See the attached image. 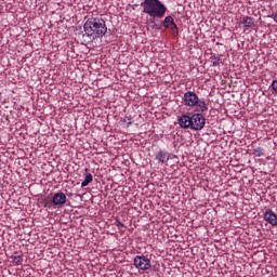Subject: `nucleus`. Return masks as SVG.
Masks as SVG:
<instances>
[{
    "instance_id": "obj_1",
    "label": "nucleus",
    "mask_w": 277,
    "mask_h": 277,
    "mask_svg": "<svg viewBox=\"0 0 277 277\" xmlns=\"http://www.w3.org/2000/svg\"><path fill=\"white\" fill-rule=\"evenodd\" d=\"M83 29L90 40H97L107 34V24L101 17H91L84 23Z\"/></svg>"
},
{
    "instance_id": "obj_2",
    "label": "nucleus",
    "mask_w": 277,
    "mask_h": 277,
    "mask_svg": "<svg viewBox=\"0 0 277 277\" xmlns=\"http://www.w3.org/2000/svg\"><path fill=\"white\" fill-rule=\"evenodd\" d=\"M141 8H143V14H147L150 18H163L168 12V6L160 0H144Z\"/></svg>"
},
{
    "instance_id": "obj_3",
    "label": "nucleus",
    "mask_w": 277,
    "mask_h": 277,
    "mask_svg": "<svg viewBox=\"0 0 277 277\" xmlns=\"http://www.w3.org/2000/svg\"><path fill=\"white\" fill-rule=\"evenodd\" d=\"M182 101L185 107H194L195 111L198 114H205L206 111H209V105L205 98H200L194 91L184 93Z\"/></svg>"
},
{
    "instance_id": "obj_4",
    "label": "nucleus",
    "mask_w": 277,
    "mask_h": 277,
    "mask_svg": "<svg viewBox=\"0 0 277 277\" xmlns=\"http://www.w3.org/2000/svg\"><path fill=\"white\" fill-rule=\"evenodd\" d=\"M207 119L202 115V113L193 114L190 117V129L193 131H202L205 129V124Z\"/></svg>"
},
{
    "instance_id": "obj_5",
    "label": "nucleus",
    "mask_w": 277,
    "mask_h": 277,
    "mask_svg": "<svg viewBox=\"0 0 277 277\" xmlns=\"http://www.w3.org/2000/svg\"><path fill=\"white\" fill-rule=\"evenodd\" d=\"M134 266L136 269H141L142 272H147V269L153 267L150 264V259L145 255H136L134 258Z\"/></svg>"
},
{
    "instance_id": "obj_6",
    "label": "nucleus",
    "mask_w": 277,
    "mask_h": 277,
    "mask_svg": "<svg viewBox=\"0 0 277 277\" xmlns=\"http://www.w3.org/2000/svg\"><path fill=\"white\" fill-rule=\"evenodd\" d=\"M63 205H66V194L55 193L52 197V201L45 202L44 207H63Z\"/></svg>"
},
{
    "instance_id": "obj_7",
    "label": "nucleus",
    "mask_w": 277,
    "mask_h": 277,
    "mask_svg": "<svg viewBox=\"0 0 277 277\" xmlns=\"http://www.w3.org/2000/svg\"><path fill=\"white\" fill-rule=\"evenodd\" d=\"M162 26L164 29H170L173 31L174 36H179V26H176V23H174V17H172V15L164 17Z\"/></svg>"
},
{
    "instance_id": "obj_8",
    "label": "nucleus",
    "mask_w": 277,
    "mask_h": 277,
    "mask_svg": "<svg viewBox=\"0 0 277 277\" xmlns=\"http://www.w3.org/2000/svg\"><path fill=\"white\" fill-rule=\"evenodd\" d=\"M177 124H180L181 129H192V116L182 115L177 119Z\"/></svg>"
},
{
    "instance_id": "obj_9",
    "label": "nucleus",
    "mask_w": 277,
    "mask_h": 277,
    "mask_svg": "<svg viewBox=\"0 0 277 277\" xmlns=\"http://www.w3.org/2000/svg\"><path fill=\"white\" fill-rule=\"evenodd\" d=\"M155 159L158 161V163H167L170 161V153L167 150H159L156 153Z\"/></svg>"
},
{
    "instance_id": "obj_10",
    "label": "nucleus",
    "mask_w": 277,
    "mask_h": 277,
    "mask_svg": "<svg viewBox=\"0 0 277 277\" xmlns=\"http://www.w3.org/2000/svg\"><path fill=\"white\" fill-rule=\"evenodd\" d=\"M264 220L271 226H277V215L272 210H266L264 212Z\"/></svg>"
},
{
    "instance_id": "obj_11",
    "label": "nucleus",
    "mask_w": 277,
    "mask_h": 277,
    "mask_svg": "<svg viewBox=\"0 0 277 277\" xmlns=\"http://www.w3.org/2000/svg\"><path fill=\"white\" fill-rule=\"evenodd\" d=\"M240 25H242L246 29L254 27V17L243 16L240 19Z\"/></svg>"
},
{
    "instance_id": "obj_12",
    "label": "nucleus",
    "mask_w": 277,
    "mask_h": 277,
    "mask_svg": "<svg viewBox=\"0 0 277 277\" xmlns=\"http://www.w3.org/2000/svg\"><path fill=\"white\" fill-rule=\"evenodd\" d=\"M210 60H212V66L217 67L220 64H224L220 57V54H212Z\"/></svg>"
},
{
    "instance_id": "obj_13",
    "label": "nucleus",
    "mask_w": 277,
    "mask_h": 277,
    "mask_svg": "<svg viewBox=\"0 0 277 277\" xmlns=\"http://www.w3.org/2000/svg\"><path fill=\"white\" fill-rule=\"evenodd\" d=\"M94 176H92V173H87L84 176V181L81 183V187H88L90 183H92Z\"/></svg>"
},
{
    "instance_id": "obj_14",
    "label": "nucleus",
    "mask_w": 277,
    "mask_h": 277,
    "mask_svg": "<svg viewBox=\"0 0 277 277\" xmlns=\"http://www.w3.org/2000/svg\"><path fill=\"white\" fill-rule=\"evenodd\" d=\"M253 155H255V157H263L265 155V149H263V147H256L253 150Z\"/></svg>"
},
{
    "instance_id": "obj_15",
    "label": "nucleus",
    "mask_w": 277,
    "mask_h": 277,
    "mask_svg": "<svg viewBox=\"0 0 277 277\" xmlns=\"http://www.w3.org/2000/svg\"><path fill=\"white\" fill-rule=\"evenodd\" d=\"M12 259H13V263H15V265H21L23 263V256L22 255H15Z\"/></svg>"
},
{
    "instance_id": "obj_16",
    "label": "nucleus",
    "mask_w": 277,
    "mask_h": 277,
    "mask_svg": "<svg viewBox=\"0 0 277 277\" xmlns=\"http://www.w3.org/2000/svg\"><path fill=\"white\" fill-rule=\"evenodd\" d=\"M271 88L277 94V79L272 81Z\"/></svg>"
},
{
    "instance_id": "obj_17",
    "label": "nucleus",
    "mask_w": 277,
    "mask_h": 277,
    "mask_svg": "<svg viewBox=\"0 0 277 277\" xmlns=\"http://www.w3.org/2000/svg\"><path fill=\"white\" fill-rule=\"evenodd\" d=\"M123 122H126L127 127H131L133 122L131 121V117L126 116L123 118Z\"/></svg>"
},
{
    "instance_id": "obj_18",
    "label": "nucleus",
    "mask_w": 277,
    "mask_h": 277,
    "mask_svg": "<svg viewBox=\"0 0 277 277\" xmlns=\"http://www.w3.org/2000/svg\"><path fill=\"white\" fill-rule=\"evenodd\" d=\"M116 226H118V228H126V226L122 224V222L120 221H116Z\"/></svg>"
},
{
    "instance_id": "obj_19",
    "label": "nucleus",
    "mask_w": 277,
    "mask_h": 277,
    "mask_svg": "<svg viewBox=\"0 0 277 277\" xmlns=\"http://www.w3.org/2000/svg\"><path fill=\"white\" fill-rule=\"evenodd\" d=\"M274 21L277 23V13L274 15Z\"/></svg>"
},
{
    "instance_id": "obj_20",
    "label": "nucleus",
    "mask_w": 277,
    "mask_h": 277,
    "mask_svg": "<svg viewBox=\"0 0 277 277\" xmlns=\"http://www.w3.org/2000/svg\"><path fill=\"white\" fill-rule=\"evenodd\" d=\"M155 28H156V26L154 25V26H153V29H155Z\"/></svg>"
}]
</instances>
